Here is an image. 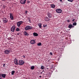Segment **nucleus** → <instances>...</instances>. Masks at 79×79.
Segmentation results:
<instances>
[{
  "instance_id": "obj_15",
  "label": "nucleus",
  "mask_w": 79,
  "mask_h": 79,
  "mask_svg": "<svg viewBox=\"0 0 79 79\" xmlns=\"http://www.w3.org/2000/svg\"><path fill=\"white\" fill-rule=\"evenodd\" d=\"M45 20H46V21H49V19H48V17H46L45 18Z\"/></svg>"
},
{
  "instance_id": "obj_25",
  "label": "nucleus",
  "mask_w": 79,
  "mask_h": 79,
  "mask_svg": "<svg viewBox=\"0 0 79 79\" xmlns=\"http://www.w3.org/2000/svg\"><path fill=\"white\" fill-rule=\"evenodd\" d=\"M15 71H13L11 72L12 75H14V73H15Z\"/></svg>"
},
{
  "instance_id": "obj_3",
  "label": "nucleus",
  "mask_w": 79,
  "mask_h": 79,
  "mask_svg": "<svg viewBox=\"0 0 79 79\" xmlns=\"http://www.w3.org/2000/svg\"><path fill=\"white\" fill-rule=\"evenodd\" d=\"M23 23V22L22 21H20V22H19L17 23V25L18 27H19L20 25H21Z\"/></svg>"
},
{
  "instance_id": "obj_36",
  "label": "nucleus",
  "mask_w": 79,
  "mask_h": 79,
  "mask_svg": "<svg viewBox=\"0 0 79 79\" xmlns=\"http://www.w3.org/2000/svg\"><path fill=\"white\" fill-rule=\"evenodd\" d=\"M29 22L30 23H31V20L30 19H29Z\"/></svg>"
},
{
  "instance_id": "obj_20",
  "label": "nucleus",
  "mask_w": 79,
  "mask_h": 79,
  "mask_svg": "<svg viewBox=\"0 0 79 79\" xmlns=\"http://www.w3.org/2000/svg\"><path fill=\"white\" fill-rule=\"evenodd\" d=\"M69 28H71V27H72V24H70L68 26Z\"/></svg>"
},
{
  "instance_id": "obj_44",
  "label": "nucleus",
  "mask_w": 79,
  "mask_h": 79,
  "mask_svg": "<svg viewBox=\"0 0 79 79\" xmlns=\"http://www.w3.org/2000/svg\"><path fill=\"white\" fill-rule=\"evenodd\" d=\"M42 72L41 73V74H42Z\"/></svg>"
},
{
  "instance_id": "obj_13",
  "label": "nucleus",
  "mask_w": 79,
  "mask_h": 79,
  "mask_svg": "<svg viewBox=\"0 0 79 79\" xmlns=\"http://www.w3.org/2000/svg\"><path fill=\"white\" fill-rule=\"evenodd\" d=\"M33 35L34 36H38V34H37V33H35V32H34L33 33Z\"/></svg>"
},
{
  "instance_id": "obj_42",
  "label": "nucleus",
  "mask_w": 79,
  "mask_h": 79,
  "mask_svg": "<svg viewBox=\"0 0 79 79\" xmlns=\"http://www.w3.org/2000/svg\"><path fill=\"white\" fill-rule=\"evenodd\" d=\"M19 33H18L17 34V35H19Z\"/></svg>"
},
{
  "instance_id": "obj_14",
  "label": "nucleus",
  "mask_w": 79,
  "mask_h": 79,
  "mask_svg": "<svg viewBox=\"0 0 79 79\" xmlns=\"http://www.w3.org/2000/svg\"><path fill=\"white\" fill-rule=\"evenodd\" d=\"M1 76L2 77H3V78H5V77L6 76V74H2Z\"/></svg>"
},
{
  "instance_id": "obj_9",
  "label": "nucleus",
  "mask_w": 79,
  "mask_h": 79,
  "mask_svg": "<svg viewBox=\"0 0 79 79\" xmlns=\"http://www.w3.org/2000/svg\"><path fill=\"white\" fill-rule=\"evenodd\" d=\"M47 14L48 18H52V15L51 13L48 12L47 13Z\"/></svg>"
},
{
  "instance_id": "obj_27",
  "label": "nucleus",
  "mask_w": 79,
  "mask_h": 79,
  "mask_svg": "<svg viewBox=\"0 0 79 79\" xmlns=\"http://www.w3.org/2000/svg\"><path fill=\"white\" fill-rule=\"evenodd\" d=\"M6 7V6L5 5H3L2 6L3 8H5Z\"/></svg>"
},
{
  "instance_id": "obj_41",
  "label": "nucleus",
  "mask_w": 79,
  "mask_h": 79,
  "mask_svg": "<svg viewBox=\"0 0 79 79\" xmlns=\"http://www.w3.org/2000/svg\"><path fill=\"white\" fill-rule=\"evenodd\" d=\"M72 27H74L72 25Z\"/></svg>"
},
{
  "instance_id": "obj_10",
  "label": "nucleus",
  "mask_w": 79,
  "mask_h": 79,
  "mask_svg": "<svg viewBox=\"0 0 79 79\" xmlns=\"http://www.w3.org/2000/svg\"><path fill=\"white\" fill-rule=\"evenodd\" d=\"M30 44H35V40H31L30 42Z\"/></svg>"
},
{
  "instance_id": "obj_6",
  "label": "nucleus",
  "mask_w": 79,
  "mask_h": 79,
  "mask_svg": "<svg viewBox=\"0 0 79 79\" xmlns=\"http://www.w3.org/2000/svg\"><path fill=\"white\" fill-rule=\"evenodd\" d=\"M56 11L57 13H61L62 11V10L60 9H56Z\"/></svg>"
},
{
  "instance_id": "obj_35",
  "label": "nucleus",
  "mask_w": 79,
  "mask_h": 79,
  "mask_svg": "<svg viewBox=\"0 0 79 79\" xmlns=\"http://www.w3.org/2000/svg\"><path fill=\"white\" fill-rule=\"evenodd\" d=\"M5 64H4L3 65V67H5Z\"/></svg>"
},
{
  "instance_id": "obj_28",
  "label": "nucleus",
  "mask_w": 79,
  "mask_h": 79,
  "mask_svg": "<svg viewBox=\"0 0 79 79\" xmlns=\"http://www.w3.org/2000/svg\"><path fill=\"white\" fill-rule=\"evenodd\" d=\"M47 24L44 25H43V27H47Z\"/></svg>"
},
{
  "instance_id": "obj_19",
  "label": "nucleus",
  "mask_w": 79,
  "mask_h": 79,
  "mask_svg": "<svg viewBox=\"0 0 79 79\" xmlns=\"http://www.w3.org/2000/svg\"><path fill=\"white\" fill-rule=\"evenodd\" d=\"M34 68H35L34 66H32L31 67V69H32V70H33V69H34Z\"/></svg>"
},
{
  "instance_id": "obj_46",
  "label": "nucleus",
  "mask_w": 79,
  "mask_h": 79,
  "mask_svg": "<svg viewBox=\"0 0 79 79\" xmlns=\"http://www.w3.org/2000/svg\"><path fill=\"white\" fill-rule=\"evenodd\" d=\"M43 72H44V70H43Z\"/></svg>"
},
{
  "instance_id": "obj_24",
  "label": "nucleus",
  "mask_w": 79,
  "mask_h": 79,
  "mask_svg": "<svg viewBox=\"0 0 79 79\" xmlns=\"http://www.w3.org/2000/svg\"><path fill=\"white\" fill-rule=\"evenodd\" d=\"M16 31H20V30L18 28H17L16 30Z\"/></svg>"
},
{
  "instance_id": "obj_22",
  "label": "nucleus",
  "mask_w": 79,
  "mask_h": 79,
  "mask_svg": "<svg viewBox=\"0 0 79 79\" xmlns=\"http://www.w3.org/2000/svg\"><path fill=\"white\" fill-rule=\"evenodd\" d=\"M77 24V23H76V22H74L73 23V26H76Z\"/></svg>"
},
{
  "instance_id": "obj_16",
  "label": "nucleus",
  "mask_w": 79,
  "mask_h": 79,
  "mask_svg": "<svg viewBox=\"0 0 79 79\" xmlns=\"http://www.w3.org/2000/svg\"><path fill=\"white\" fill-rule=\"evenodd\" d=\"M24 34L25 35H26L27 36H28V35H29V34L27 33V32L26 31L24 32Z\"/></svg>"
},
{
  "instance_id": "obj_33",
  "label": "nucleus",
  "mask_w": 79,
  "mask_h": 79,
  "mask_svg": "<svg viewBox=\"0 0 79 79\" xmlns=\"http://www.w3.org/2000/svg\"><path fill=\"white\" fill-rule=\"evenodd\" d=\"M50 55H52V53L50 52Z\"/></svg>"
},
{
  "instance_id": "obj_32",
  "label": "nucleus",
  "mask_w": 79,
  "mask_h": 79,
  "mask_svg": "<svg viewBox=\"0 0 79 79\" xmlns=\"http://www.w3.org/2000/svg\"><path fill=\"white\" fill-rule=\"evenodd\" d=\"M8 40H10L11 39V37H9L8 38Z\"/></svg>"
},
{
  "instance_id": "obj_34",
  "label": "nucleus",
  "mask_w": 79,
  "mask_h": 79,
  "mask_svg": "<svg viewBox=\"0 0 79 79\" xmlns=\"http://www.w3.org/2000/svg\"><path fill=\"white\" fill-rule=\"evenodd\" d=\"M23 58H25L26 56H23Z\"/></svg>"
},
{
  "instance_id": "obj_2",
  "label": "nucleus",
  "mask_w": 79,
  "mask_h": 79,
  "mask_svg": "<svg viewBox=\"0 0 79 79\" xmlns=\"http://www.w3.org/2000/svg\"><path fill=\"white\" fill-rule=\"evenodd\" d=\"M32 27L29 26H27L25 28V30L27 31V30H29V29H32Z\"/></svg>"
},
{
  "instance_id": "obj_38",
  "label": "nucleus",
  "mask_w": 79,
  "mask_h": 79,
  "mask_svg": "<svg viewBox=\"0 0 79 79\" xmlns=\"http://www.w3.org/2000/svg\"><path fill=\"white\" fill-rule=\"evenodd\" d=\"M3 2H5L6 1V0H2Z\"/></svg>"
},
{
  "instance_id": "obj_43",
  "label": "nucleus",
  "mask_w": 79,
  "mask_h": 79,
  "mask_svg": "<svg viewBox=\"0 0 79 79\" xmlns=\"http://www.w3.org/2000/svg\"><path fill=\"white\" fill-rule=\"evenodd\" d=\"M60 2H62V0H60Z\"/></svg>"
},
{
  "instance_id": "obj_11",
  "label": "nucleus",
  "mask_w": 79,
  "mask_h": 79,
  "mask_svg": "<svg viewBox=\"0 0 79 79\" xmlns=\"http://www.w3.org/2000/svg\"><path fill=\"white\" fill-rule=\"evenodd\" d=\"M10 18L11 19H13L14 18H13V14L12 13L10 14Z\"/></svg>"
},
{
  "instance_id": "obj_1",
  "label": "nucleus",
  "mask_w": 79,
  "mask_h": 79,
  "mask_svg": "<svg viewBox=\"0 0 79 79\" xmlns=\"http://www.w3.org/2000/svg\"><path fill=\"white\" fill-rule=\"evenodd\" d=\"M11 51L9 49H6L4 51V53L6 55H8L10 53Z\"/></svg>"
},
{
  "instance_id": "obj_31",
  "label": "nucleus",
  "mask_w": 79,
  "mask_h": 79,
  "mask_svg": "<svg viewBox=\"0 0 79 79\" xmlns=\"http://www.w3.org/2000/svg\"><path fill=\"white\" fill-rule=\"evenodd\" d=\"M67 21L68 23H69L70 22V20H68Z\"/></svg>"
},
{
  "instance_id": "obj_5",
  "label": "nucleus",
  "mask_w": 79,
  "mask_h": 79,
  "mask_svg": "<svg viewBox=\"0 0 79 79\" xmlns=\"http://www.w3.org/2000/svg\"><path fill=\"white\" fill-rule=\"evenodd\" d=\"M26 2V0H20V2L21 4L25 5Z\"/></svg>"
},
{
  "instance_id": "obj_8",
  "label": "nucleus",
  "mask_w": 79,
  "mask_h": 79,
  "mask_svg": "<svg viewBox=\"0 0 79 79\" xmlns=\"http://www.w3.org/2000/svg\"><path fill=\"white\" fill-rule=\"evenodd\" d=\"M3 21L4 23H6L8 22V19L6 18H4L3 19Z\"/></svg>"
},
{
  "instance_id": "obj_30",
  "label": "nucleus",
  "mask_w": 79,
  "mask_h": 79,
  "mask_svg": "<svg viewBox=\"0 0 79 79\" xmlns=\"http://www.w3.org/2000/svg\"><path fill=\"white\" fill-rule=\"evenodd\" d=\"M27 3H30V1L29 0H28L27 1Z\"/></svg>"
},
{
  "instance_id": "obj_45",
  "label": "nucleus",
  "mask_w": 79,
  "mask_h": 79,
  "mask_svg": "<svg viewBox=\"0 0 79 79\" xmlns=\"http://www.w3.org/2000/svg\"><path fill=\"white\" fill-rule=\"evenodd\" d=\"M0 27H1V26H0Z\"/></svg>"
},
{
  "instance_id": "obj_17",
  "label": "nucleus",
  "mask_w": 79,
  "mask_h": 79,
  "mask_svg": "<svg viewBox=\"0 0 79 79\" xmlns=\"http://www.w3.org/2000/svg\"><path fill=\"white\" fill-rule=\"evenodd\" d=\"M50 6L51 8H54L55 7V5L54 4H51Z\"/></svg>"
},
{
  "instance_id": "obj_39",
  "label": "nucleus",
  "mask_w": 79,
  "mask_h": 79,
  "mask_svg": "<svg viewBox=\"0 0 79 79\" xmlns=\"http://www.w3.org/2000/svg\"><path fill=\"white\" fill-rule=\"evenodd\" d=\"M39 77H40V78H41V77H42V76H39Z\"/></svg>"
},
{
  "instance_id": "obj_18",
  "label": "nucleus",
  "mask_w": 79,
  "mask_h": 79,
  "mask_svg": "<svg viewBox=\"0 0 79 79\" xmlns=\"http://www.w3.org/2000/svg\"><path fill=\"white\" fill-rule=\"evenodd\" d=\"M38 26H39V27H40V28H41V27H42V24H41V23H40L39 24H38Z\"/></svg>"
},
{
  "instance_id": "obj_12",
  "label": "nucleus",
  "mask_w": 79,
  "mask_h": 79,
  "mask_svg": "<svg viewBox=\"0 0 79 79\" xmlns=\"http://www.w3.org/2000/svg\"><path fill=\"white\" fill-rule=\"evenodd\" d=\"M14 63L15 64H18V60L17 59H15L14 60Z\"/></svg>"
},
{
  "instance_id": "obj_23",
  "label": "nucleus",
  "mask_w": 79,
  "mask_h": 79,
  "mask_svg": "<svg viewBox=\"0 0 79 79\" xmlns=\"http://www.w3.org/2000/svg\"><path fill=\"white\" fill-rule=\"evenodd\" d=\"M44 68H45V67L44 66H42L41 67V69H44Z\"/></svg>"
},
{
  "instance_id": "obj_40",
  "label": "nucleus",
  "mask_w": 79,
  "mask_h": 79,
  "mask_svg": "<svg viewBox=\"0 0 79 79\" xmlns=\"http://www.w3.org/2000/svg\"><path fill=\"white\" fill-rule=\"evenodd\" d=\"M27 13V11H26L25 13H26V14Z\"/></svg>"
},
{
  "instance_id": "obj_4",
  "label": "nucleus",
  "mask_w": 79,
  "mask_h": 79,
  "mask_svg": "<svg viewBox=\"0 0 79 79\" xmlns=\"http://www.w3.org/2000/svg\"><path fill=\"white\" fill-rule=\"evenodd\" d=\"M24 63V62L23 60H19V65H23Z\"/></svg>"
},
{
  "instance_id": "obj_37",
  "label": "nucleus",
  "mask_w": 79,
  "mask_h": 79,
  "mask_svg": "<svg viewBox=\"0 0 79 79\" xmlns=\"http://www.w3.org/2000/svg\"><path fill=\"white\" fill-rule=\"evenodd\" d=\"M1 74H0V79H1Z\"/></svg>"
},
{
  "instance_id": "obj_7",
  "label": "nucleus",
  "mask_w": 79,
  "mask_h": 79,
  "mask_svg": "<svg viewBox=\"0 0 79 79\" xmlns=\"http://www.w3.org/2000/svg\"><path fill=\"white\" fill-rule=\"evenodd\" d=\"M15 30V26H13L11 28V32H13Z\"/></svg>"
},
{
  "instance_id": "obj_26",
  "label": "nucleus",
  "mask_w": 79,
  "mask_h": 79,
  "mask_svg": "<svg viewBox=\"0 0 79 79\" xmlns=\"http://www.w3.org/2000/svg\"><path fill=\"white\" fill-rule=\"evenodd\" d=\"M69 2H73V1L74 0H67Z\"/></svg>"
},
{
  "instance_id": "obj_29",
  "label": "nucleus",
  "mask_w": 79,
  "mask_h": 79,
  "mask_svg": "<svg viewBox=\"0 0 79 79\" xmlns=\"http://www.w3.org/2000/svg\"><path fill=\"white\" fill-rule=\"evenodd\" d=\"M75 20V19H73V20H72V21H73V22H74V21L75 22H76V21H77V20H76V21H74Z\"/></svg>"
},
{
  "instance_id": "obj_21",
  "label": "nucleus",
  "mask_w": 79,
  "mask_h": 79,
  "mask_svg": "<svg viewBox=\"0 0 79 79\" xmlns=\"http://www.w3.org/2000/svg\"><path fill=\"white\" fill-rule=\"evenodd\" d=\"M42 45V43H39L37 44L38 46H40Z\"/></svg>"
}]
</instances>
